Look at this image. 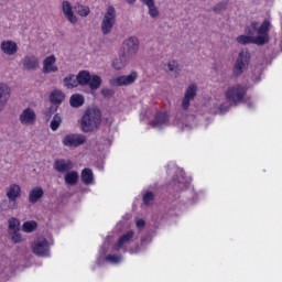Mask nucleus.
Returning a JSON list of instances; mask_svg holds the SVG:
<instances>
[{
	"label": "nucleus",
	"instance_id": "7c9ffc66",
	"mask_svg": "<svg viewBox=\"0 0 282 282\" xmlns=\"http://www.w3.org/2000/svg\"><path fill=\"white\" fill-rule=\"evenodd\" d=\"M100 85H102V78L98 75H90V79L88 82V87L91 91H96V89H100Z\"/></svg>",
	"mask_w": 282,
	"mask_h": 282
},
{
	"label": "nucleus",
	"instance_id": "58836bf2",
	"mask_svg": "<svg viewBox=\"0 0 282 282\" xmlns=\"http://www.w3.org/2000/svg\"><path fill=\"white\" fill-rule=\"evenodd\" d=\"M228 3L226 2H219L214 7V12H221V10H226Z\"/></svg>",
	"mask_w": 282,
	"mask_h": 282
},
{
	"label": "nucleus",
	"instance_id": "e433bc0d",
	"mask_svg": "<svg viewBox=\"0 0 282 282\" xmlns=\"http://www.w3.org/2000/svg\"><path fill=\"white\" fill-rule=\"evenodd\" d=\"M105 259L106 261H108V263H120L122 257L116 254H108Z\"/></svg>",
	"mask_w": 282,
	"mask_h": 282
},
{
	"label": "nucleus",
	"instance_id": "9b49d317",
	"mask_svg": "<svg viewBox=\"0 0 282 282\" xmlns=\"http://www.w3.org/2000/svg\"><path fill=\"white\" fill-rule=\"evenodd\" d=\"M195 96H197V85L192 84L187 87L185 96L182 100V109H184V111L191 107V100H194Z\"/></svg>",
	"mask_w": 282,
	"mask_h": 282
},
{
	"label": "nucleus",
	"instance_id": "79ce46f5",
	"mask_svg": "<svg viewBox=\"0 0 282 282\" xmlns=\"http://www.w3.org/2000/svg\"><path fill=\"white\" fill-rule=\"evenodd\" d=\"M137 228H144V226L147 225V223L143 219H139L137 220Z\"/></svg>",
	"mask_w": 282,
	"mask_h": 282
},
{
	"label": "nucleus",
	"instance_id": "a19ab883",
	"mask_svg": "<svg viewBox=\"0 0 282 282\" xmlns=\"http://www.w3.org/2000/svg\"><path fill=\"white\" fill-rule=\"evenodd\" d=\"M167 67H169L170 72H175V69L177 67V62L176 61L170 62Z\"/></svg>",
	"mask_w": 282,
	"mask_h": 282
},
{
	"label": "nucleus",
	"instance_id": "72a5a7b5",
	"mask_svg": "<svg viewBox=\"0 0 282 282\" xmlns=\"http://www.w3.org/2000/svg\"><path fill=\"white\" fill-rule=\"evenodd\" d=\"M154 199H155V194H153V192H147L143 195V204L145 206H151L153 204Z\"/></svg>",
	"mask_w": 282,
	"mask_h": 282
},
{
	"label": "nucleus",
	"instance_id": "39448f33",
	"mask_svg": "<svg viewBox=\"0 0 282 282\" xmlns=\"http://www.w3.org/2000/svg\"><path fill=\"white\" fill-rule=\"evenodd\" d=\"M113 25H116V8L110 6L107 8V12L104 15V19L101 22L102 34H109V32L113 30Z\"/></svg>",
	"mask_w": 282,
	"mask_h": 282
},
{
	"label": "nucleus",
	"instance_id": "2f4dec72",
	"mask_svg": "<svg viewBox=\"0 0 282 282\" xmlns=\"http://www.w3.org/2000/svg\"><path fill=\"white\" fill-rule=\"evenodd\" d=\"M62 122H63V119L61 118V115L58 113L54 115L51 121L52 131H58V127H61Z\"/></svg>",
	"mask_w": 282,
	"mask_h": 282
},
{
	"label": "nucleus",
	"instance_id": "f8f14e48",
	"mask_svg": "<svg viewBox=\"0 0 282 282\" xmlns=\"http://www.w3.org/2000/svg\"><path fill=\"white\" fill-rule=\"evenodd\" d=\"M62 11L69 23L73 25L78 23V18H76V14H74V9L72 8V3H69V1L65 0L62 2Z\"/></svg>",
	"mask_w": 282,
	"mask_h": 282
},
{
	"label": "nucleus",
	"instance_id": "a878e982",
	"mask_svg": "<svg viewBox=\"0 0 282 282\" xmlns=\"http://www.w3.org/2000/svg\"><path fill=\"white\" fill-rule=\"evenodd\" d=\"M63 100H65V94L61 90H53L50 94V101L52 105H62Z\"/></svg>",
	"mask_w": 282,
	"mask_h": 282
},
{
	"label": "nucleus",
	"instance_id": "1a4fd4ad",
	"mask_svg": "<svg viewBox=\"0 0 282 282\" xmlns=\"http://www.w3.org/2000/svg\"><path fill=\"white\" fill-rule=\"evenodd\" d=\"M19 120L24 127H32L36 124V112L32 108H25L20 113Z\"/></svg>",
	"mask_w": 282,
	"mask_h": 282
},
{
	"label": "nucleus",
	"instance_id": "bb28decb",
	"mask_svg": "<svg viewBox=\"0 0 282 282\" xmlns=\"http://www.w3.org/2000/svg\"><path fill=\"white\" fill-rule=\"evenodd\" d=\"M82 182L83 184H86V186H89V184H94V172L91 169L86 167L82 171Z\"/></svg>",
	"mask_w": 282,
	"mask_h": 282
},
{
	"label": "nucleus",
	"instance_id": "2eb2a0df",
	"mask_svg": "<svg viewBox=\"0 0 282 282\" xmlns=\"http://www.w3.org/2000/svg\"><path fill=\"white\" fill-rule=\"evenodd\" d=\"M53 166L57 173H68L74 169V163L69 160L66 161L65 159H57Z\"/></svg>",
	"mask_w": 282,
	"mask_h": 282
},
{
	"label": "nucleus",
	"instance_id": "f3484780",
	"mask_svg": "<svg viewBox=\"0 0 282 282\" xmlns=\"http://www.w3.org/2000/svg\"><path fill=\"white\" fill-rule=\"evenodd\" d=\"M56 65V56H47L43 62V74H52L58 72V66Z\"/></svg>",
	"mask_w": 282,
	"mask_h": 282
},
{
	"label": "nucleus",
	"instance_id": "0eeeda50",
	"mask_svg": "<svg viewBox=\"0 0 282 282\" xmlns=\"http://www.w3.org/2000/svg\"><path fill=\"white\" fill-rule=\"evenodd\" d=\"M7 197L9 199L8 208L10 210H17V208H19V204H17V199L21 197V186L18 184H11L7 191Z\"/></svg>",
	"mask_w": 282,
	"mask_h": 282
},
{
	"label": "nucleus",
	"instance_id": "aec40b11",
	"mask_svg": "<svg viewBox=\"0 0 282 282\" xmlns=\"http://www.w3.org/2000/svg\"><path fill=\"white\" fill-rule=\"evenodd\" d=\"M22 64L28 72H32L39 67V58H36V56H25Z\"/></svg>",
	"mask_w": 282,
	"mask_h": 282
},
{
	"label": "nucleus",
	"instance_id": "c85d7f7f",
	"mask_svg": "<svg viewBox=\"0 0 282 282\" xmlns=\"http://www.w3.org/2000/svg\"><path fill=\"white\" fill-rule=\"evenodd\" d=\"M63 83L66 89H74V87H78V78L74 74H69L68 76H66Z\"/></svg>",
	"mask_w": 282,
	"mask_h": 282
},
{
	"label": "nucleus",
	"instance_id": "9d476101",
	"mask_svg": "<svg viewBox=\"0 0 282 282\" xmlns=\"http://www.w3.org/2000/svg\"><path fill=\"white\" fill-rule=\"evenodd\" d=\"M87 142V138L83 134H67L63 139L64 147H70L76 149V147H80Z\"/></svg>",
	"mask_w": 282,
	"mask_h": 282
},
{
	"label": "nucleus",
	"instance_id": "412c9836",
	"mask_svg": "<svg viewBox=\"0 0 282 282\" xmlns=\"http://www.w3.org/2000/svg\"><path fill=\"white\" fill-rule=\"evenodd\" d=\"M129 57H127V53H123L118 58L113 59L112 67L117 70L124 69V67H127Z\"/></svg>",
	"mask_w": 282,
	"mask_h": 282
},
{
	"label": "nucleus",
	"instance_id": "473e14b6",
	"mask_svg": "<svg viewBox=\"0 0 282 282\" xmlns=\"http://www.w3.org/2000/svg\"><path fill=\"white\" fill-rule=\"evenodd\" d=\"M37 226L39 225L34 220L25 221L23 224L22 229H23L24 232H34V230H36Z\"/></svg>",
	"mask_w": 282,
	"mask_h": 282
},
{
	"label": "nucleus",
	"instance_id": "a211bd4d",
	"mask_svg": "<svg viewBox=\"0 0 282 282\" xmlns=\"http://www.w3.org/2000/svg\"><path fill=\"white\" fill-rule=\"evenodd\" d=\"M8 100H10V87L0 83V111H3Z\"/></svg>",
	"mask_w": 282,
	"mask_h": 282
},
{
	"label": "nucleus",
	"instance_id": "f704fd0d",
	"mask_svg": "<svg viewBox=\"0 0 282 282\" xmlns=\"http://www.w3.org/2000/svg\"><path fill=\"white\" fill-rule=\"evenodd\" d=\"M21 225V223L19 221V219L17 218H11L9 219V230H13V232L19 231V226Z\"/></svg>",
	"mask_w": 282,
	"mask_h": 282
},
{
	"label": "nucleus",
	"instance_id": "ea45409f",
	"mask_svg": "<svg viewBox=\"0 0 282 282\" xmlns=\"http://www.w3.org/2000/svg\"><path fill=\"white\" fill-rule=\"evenodd\" d=\"M101 94L102 96H105V98H109V96H113V91L109 88L102 89Z\"/></svg>",
	"mask_w": 282,
	"mask_h": 282
},
{
	"label": "nucleus",
	"instance_id": "cd10ccee",
	"mask_svg": "<svg viewBox=\"0 0 282 282\" xmlns=\"http://www.w3.org/2000/svg\"><path fill=\"white\" fill-rule=\"evenodd\" d=\"M64 182L68 186H76V184H78V172L76 171L66 172L64 176Z\"/></svg>",
	"mask_w": 282,
	"mask_h": 282
},
{
	"label": "nucleus",
	"instance_id": "4c0bfd02",
	"mask_svg": "<svg viewBox=\"0 0 282 282\" xmlns=\"http://www.w3.org/2000/svg\"><path fill=\"white\" fill-rule=\"evenodd\" d=\"M11 240L13 243H21V241H23V236L19 234V231H13Z\"/></svg>",
	"mask_w": 282,
	"mask_h": 282
},
{
	"label": "nucleus",
	"instance_id": "4be33fe9",
	"mask_svg": "<svg viewBox=\"0 0 282 282\" xmlns=\"http://www.w3.org/2000/svg\"><path fill=\"white\" fill-rule=\"evenodd\" d=\"M133 239V230H129L128 232L123 234L115 245L116 250H120L124 246V243H129Z\"/></svg>",
	"mask_w": 282,
	"mask_h": 282
},
{
	"label": "nucleus",
	"instance_id": "6e6552de",
	"mask_svg": "<svg viewBox=\"0 0 282 282\" xmlns=\"http://www.w3.org/2000/svg\"><path fill=\"white\" fill-rule=\"evenodd\" d=\"M138 80V73L132 70L129 75H121L110 82L113 87H127Z\"/></svg>",
	"mask_w": 282,
	"mask_h": 282
},
{
	"label": "nucleus",
	"instance_id": "b1692460",
	"mask_svg": "<svg viewBox=\"0 0 282 282\" xmlns=\"http://www.w3.org/2000/svg\"><path fill=\"white\" fill-rule=\"evenodd\" d=\"M91 78V74L87 70H80L77 75V85L82 87H87L89 85V80Z\"/></svg>",
	"mask_w": 282,
	"mask_h": 282
},
{
	"label": "nucleus",
	"instance_id": "c9c22d12",
	"mask_svg": "<svg viewBox=\"0 0 282 282\" xmlns=\"http://www.w3.org/2000/svg\"><path fill=\"white\" fill-rule=\"evenodd\" d=\"M89 12H91V10L87 6H78L77 8V14H79V17H89Z\"/></svg>",
	"mask_w": 282,
	"mask_h": 282
},
{
	"label": "nucleus",
	"instance_id": "6ab92c4d",
	"mask_svg": "<svg viewBox=\"0 0 282 282\" xmlns=\"http://www.w3.org/2000/svg\"><path fill=\"white\" fill-rule=\"evenodd\" d=\"M164 124H169V113L166 111H158L151 122V126L155 128L164 127Z\"/></svg>",
	"mask_w": 282,
	"mask_h": 282
},
{
	"label": "nucleus",
	"instance_id": "ddd939ff",
	"mask_svg": "<svg viewBox=\"0 0 282 282\" xmlns=\"http://www.w3.org/2000/svg\"><path fill=\"white\" fill-rule=\"evenodd\" d=\"M237 42L240 45H250L253 43L254 45H265V37H256L250 35H239L237 37Z\"/></svg>",
	"mask_w": 282,
	"mask_h": 282
},
{
	"label": "nucleus",
	"instance_id": "4468645a",
	"mask_svg": "<svg viewBox=\"0 0 282 282\" xmlns=\"http://www.w3.org/2000/svg\"><path fill=\"white\" fill-rule=\"evenodd\" d=\"M123 45L128 56H133V54H138V50H140V42L138 41V37L134 36L126 40Z\"/></svg>",
	"mask_w": 282,
	"mask_h": 282
},
{
	"label": "nucleus",
	"instance_id": "5701e85b",
	"mask_svg": "<svg viewBox=\"0 0 282 282\" xmlns=\"http://www.w3.org/2000/svg\"><path fill=\"white\" fill-rule=\"evenodd\" d=\"M43 195H44L43 187H35L31 189V192L29 193L30 204H36V202H39V199H41Z\"/></svg>",
	"mask_w": 282,
	"mask_h": 282
},
{
	"label": "nucleus",
	"instance_id": "f03ea898",
	"mask_svg": "<svg viewBox=\"0 0 282 282\" xmlns=\"http://www.w3.org/2000/svg\"><path fill=\"white\" fill-rule=\"evenodd\" d=\"M246 94H248V87L242 86L241 84L234 85L229 87L226 93V100L230 102V105H240V102H245Z\"/></svg>",
	"mask_w": 282,
	"mask_h": 282
},
{
	"label": "nucleus",
	"instance_id": "7ed1b4c3",
	"mask_svg": "<svg viewBox=\"0 0 282 282\" xmlns=\"http://www.w3.org/2000/svg\"><path fill=\"white\" fill-rule=\"evenodd\" d=\"M252 55L248 50H242L239 52L238 57L232 67V74L236 78H239L250 67V61Z\"/></svg>",
	"mask_w": 282,
	"mask_h": 282
},
{
	"label": "nucleus",
	"instance_id": "423d86ee",
	"mask_svg": "<svg viewBox=\"0 0 282 282\" xmlns=\"http://www.w3.org/2000/svg\"><path fill=\"white\" fill-rule=\"evenodd\" d=\"M31 248L36 257H50V242H47L45 237L37 238Z\"/></svg>",
	"mask_w": 282,
	"mask_h": 282
},
{
	"label": "nucleus",
	"instance_id": "37998d69",
	"mask_svg": "<svg viewBox=\"0 0 282 282\" xmlns=\"http://www.w3.org/2000/svg\"><path fill=\"white\" fill-rule=\"evenodd\" d=\"M128 3H135V0H126Z\"/></svg>",
	"mask_w": 282,
	"mask_h": 282
},
{
	"label": "nucleus",
	"instance_id": "dca6fc26",
	"mask_svg": "<svg viewBox=\"0 0 282 282\" xmlns=\"http://www.w3.org/2000/svg\"><path fill=\"white\" fill-rule=\"evenodd\" d=\"M0 50L3 52V54H7V56H14V54L19 52V46L14 41L7 40L1 42Z\"/></svg>",
	"mask_w": 282,
	"mask_h": 282
},
{
	"label": "nucleus",
	"instance_id": "c756f323",
	"mask_svg": "<svg viewBox=\"0 0 282 282\" xmlns=\"http://www.w3.org/2000/svg\"><path fill=\"white\" fill-rule=\"evenodd\" d=\"M70 107L78 109V107H83L85 105V97L80 94H74L69 99Z\"/></svg>",
	"mask_w": 282,
	"mask_h": 282
},
{
	"label": "nucleus",
	"instance_id": "393cba45",
	"mask_svg": "<svg viewBox=\"0 0 282 282\" xmlns=\"http://www.w3.org/2000/svg\"><path fill=\"white\" fill-rule=\"evenodd\" d=\"M149 9V14L152 19H155L160 15V11L158 7H155V0H141Z\"/></svg>",
	"mask_w": 282,
	"mask_h": 282
},
{
	"label": "nucleus",
	"instance_id": "20e7f679",
	"mask_svg": "<svg viewBox=\"0 0 282 282\" xmlns=\"http://www.w3.org/2000/svg\"><path fill=\"white\" fill-rule=\"evenodd\" d=\"M252 31L258 32V37L264 39V45L265 43H270V36L268 35V32H270V21L264 20L260 26L259 22H251L250 26L247 29V34H253Z\"/></svg>",
	"mask_w": 282,
	"mask_h": 282
},
{
	"label": "nucleus",
	"instance_id": "f257e3e1",
	"mask_svg": "<svg viewBox=\"0 0 282 282\" xmlns=\"http://www.w3.org/2000/svg\"><path fill=\"white\" fill-rule=\"evenodd\" d=\"M102 122V112L98 108H88L82 117V131L91 133L100 127Z\"/></svg>",
	"mask_w": 282,
	"mask_h": 282
}]
</instances>
